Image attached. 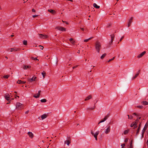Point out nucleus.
Listing matches in <instances>:
<instances>
[{"instance_id":"nucleus-53","label":"nucleus","mask_w":148,"mask_h":148,"mask_svg":"<svg viewBox=\"0 0 148 148\" xmlns=\"http://www.w3.org/2000/svg\"><path fill=\"white\" fill-rule=\"evenodd\" d=\"M28 112H29V111H27L26 112H25V113L26 114H27L28 113Z\"/></svg>"},{"instance_id":"nucleus-58","label":"nucleus","mask_w":148,"mask_h":148,"mask_svg":"<svg viewBox=\"0 0 148 148\" xmlns=\"http://www.w3.org/2000/svg\"><path fill=\"white\" fill-rule=\"evenodd\" d=\"M133 114L135 115H137V114L136 113H133Z\"/></svg>"},{"instance_id":"nucleus-41","label":"nucleus","mask_w":148,"mask_h":148,"mask_svg":"<svg viewBox=\"0 0 148 148\" xmlns=\"http://www.w3.org/2000/svg\"><path fill=\"white\" fill-rule=\"evenodd\" d=\"M29 68V66H25L23 68L25 69H27V68Z\"/></svg>"},{"instance_id":"nucleus-60","label":"nucleus","mask_w":148,"mask_h":148,"mask_svg":"<svg viewBox=\"0 0 148 148\" xmlns=\"http://www.w3.org/2000/svg\"><path fill=\"white\" fill-rule=\"evenodd\" d=\"M127 116H128V119H129L130 118V116H129V115H128V114L127 115Z\"/></svg>"},{"instance_id":"nucleus-15","label":"nucleus","mask_w":148,"mask_h":148,"mask_svg":"<svg viewBox=\"0 0 148 148\" xmlns=\"http://www.w3.org/2000/svg\"><path fill=\"white\" fill-rule=\"evenodd\" d=\"M146 125H145V126L144 127L142 131V137L143 136V135L145 133V131L146 130L147 128V126L146 127H145Z\"/></svg>"},{"instance_id":"nucleus-42","label":"nucleus","mask_w":148,"mask_h":148,"mask_svg":"<svg viewBox=\"0 0 148 148\" xmlns=\"http://www.w3.org/2000/svg\"><path fill=\"white\" fill-rule=\"evenodd\" d=\"M115 58V57H113L111 59H110L108 61V62H110V61H112V60H113Z\"/></svg>"},{"instance_id":"nucleus-62","label":"nucleus","mask_w":148,"mask_h":148,"mask_svg":"<svg viewBox=\"0 0 148 148\" xmlns=\"http://www.w3.org/2000/svg\"><path fill=\"white\" fill-rule=\"evenodd\" d=\"M141 117H139L137 119H139H139H140Z\"/></svg>"},{"instance_id":"nucleus-7","label":"nucleus","mask_w":148,"mask_h":148,"mask_svg":"<svg viewBox=\"0 0 148 148\" xmlns=\"http://www.w3.org/2000/svg\"><path fill=\"white\" fill-rule=\"evenodd\" d=\"M36 78V77L33 76L32 78H28V80L29 82H32V81H35V80Z\"/></svg>"},{"instance_id":"nucleus-48","label":"nucleus","mask_w":148,"mask_h":148,"mask_svg":"<svg viewBox=\"0 0 148 148\" xmlns=\"http://www.w3.org/2000/svg\"><path fill=\"white\" fill-rule=\"evenodd\" d=\"M41 92V91L40 90L38 91V95H40V93Z\"/></svg>"},{"instance_id":"nucleus-21","label":"nucleus","mask_w":148,"mask_h":148,"mask_svg":"<svg viewBox=\"0 0 148 148\" xmlns=\"http://www.w3.org/2000/svg\"><path fill=\"white\" fill-rule=\"evenodd\" d=\"M139 71H139L138 72V73L137 74H136L134 77H133L132 79H135L138 77V75L139 74Z\"/></svg>"},{"instance_id":"nucleus-9","label":"nucleus","mask_w":148,"mask_h":148,"mask_svg":"<svg viewBox=\"0 0 148 148\" xmlns=\"http://www.w3.org/2000/svg\"><path fill=\"white\" fill-rule=\"evenodd\" d=\"M10 49L11 50L10 51L11 52H12V51H18L20 50V49L16 48H12Z\"/></svg>"},{"instance_id":"nucleus-19","label":"nucleus","mask_w":148,"mask_h":148,"mask_svg":"<svg viewBox=\"0 0 148 148\" xmlns=\"http://www.w3.org/2000/svg\"><path fill=\"white\" fill-rule=\"evenodd\" d=\"M93 6L95 8L97 9H98L100 8V6L98 5L95 3H94L93 4Z\"/></svg>"},{"instance_id":"nucleus-5","label":"nucleus","mask_w":148,"mask_h":148,"mask_svg":"<svg viewBox=\"0 0 148 148\" xmlns=\"http://www.w3.org/2000/svg\"><path fill=\"white\" fill-rule=\"evenodd\" d=\"M110 130V126H108L107 128L105 130V133L106 134H107L109 133Z\"/></svg>"},{"instance_id":"nucleus-33","label":"nucleus","mask_w":148,"mask_h":148,"mask_svg":"<svg viewBox=\"0 0 148 148\" xmlns=\"http://www.w3.org/2000/svg\"><path fill=\"white\" fill-rule=\"evenodd\" d=\"M10 76V75H4L3 76V77L7 79Z\"/></svg>"},{"instance_id":"nucleus-8","label":"nucleus","mask_w":148,"mask_h":148,"mask_svg":"<svg viewBox=\"0 0 148 148\" xmlns=\"http://www.w3.org/2000/svg\"><path fill=\"white\" fill-rule=\"evenodd\" d=\"M146 51H144L142 53H141L139 55H138L137 57L138 58H140L142 57L146 53Z\"/></svg>"},{"instance_id":"nucleus-63","label":"nucleus","mask_w":148,"mask_h":148,"mask_svg":"<svg viewBox=\"0 0 148 148\" xmlns=\"http://www.w3.org/2000/svg\"><path fill=\"white\" fill-rule=\"evenodd\" d=\"M5 58L7 59H8V57L7 56H5Z\"/></svg>"},{"instance_id":"nucleus-64","label":"nucleus","mask_w":148,"mask_h":148,"mask_svg":"<svg viewBox=\"0 0 148 148\" xmlns=\"http://www.w3.org/2000/svg\"><path fill=\"white\" fill-rule=\"evenodd\" d=\"M16 96L17 97H18L19 98V96Z\"/></svg>"},{"instance_id":"nucleus-24","label":"nucleus","mask_w":148,"mask_h":148,"mask_svg":"<svg viewBox=\"0 0 148 148\" xmlns=\"http://www.w3.org/2000/svg\"><path fill=\"white\" fill-rule=\"evenodd\" d=\"M69 40L73 44L74 43L75 41L72 38H71Z\"/></svg>"},{"instance_id":"nucleus-17","label":"nucleus","mask_w":148,"mask_h":148,"mask_svg":"<svg viewBox=\"0 0 148 148\" xmlns=\"http://www.w3.org/2000/svg\"><path fill=\"white\" fill-rule=\"evenodd\" d=\"M37 36L38 37H42V36H45V37H47V36L46 35L40 34H38Z\"/></svg>"},{"instance_id":"nucleus-2","label":"nucleus","mask_w":148,"mask_h":148,"mask_svg":"<svg viewBox=\"0 0 148 148\" xmlns=\"http://www.w3.org/2000/svg\"><path fill=\"white\" fill-rule=\"evenodd\" d=\"M55 29L62 32H65L66 31V29L61 26H58L56 27Z\"/></svg>"},{"instance_id":"nucleus-61","label":"nucleus","mask_w":148,"mask_h":148,"mask_svg":"<svg viewBox=\"0 0 148 148\" xmlns=\"http://www.w3.org/2000/svg\"><path fill=\"white\" fill-rule=\"evenodd\" d=\"M77 53H80V51H79V50L78 51V52H77Z\"/></svg>"},{"instance_id":"nucleus-14","label":"nucleus","mask_w":148,"mask_h":148,"mask_svg":"<svg viewBox=\"0 0 148 148\" xmlns=\"http://www.w3.org/2000/svg\"><path fill=\"white\" fill-rule=\"evenodd\" d=\"M48 11L49 12H50L53 14H55L56 13V11L54 10H48Z\"/></svg>"},{"instance_id":"nucleus-37","label":"nucleus","mask_w":148,"mask_h":148,"mask_svg":"<svg viewBox=\"0 0 148 148\" xmlns=\"http://www.w3.org/2000/svg\"><path fill=\"white\" fill-rule=\"evenodd\" d=\"M31 59L33 60H38L37 59V58H34V57H31Z\"/></svg>"},{"instance_id":"nucleus-23","label":"nucleus","mask_w":148,"mask_h":148,"mask_svg":"<svg viewBox=\"0 0 148 148\" xmlns=\"http://www.w3.org/2000/svg\"><path fill=\"white\" fill-rule=\"evenodd\" d=\"M40 95H38V93H37V94L34 95V97L36 98H38L39 97Z\"/></svg>"},{"instance_id":"nucleus-40","label":"nucleus","mask_w":148,"mask_h":148,"mask_svg":"<svg viewBox=\"0 0 148 148\" xmlns=\"http://www.w3.org/2000/svg\"><path fill=\"white\" fill-rule=\"evenodd\" d=\"M114 38H112V37L111 38V42H109V43L110 44H111L112 42V41L114 39Z\"/></svg>"},{"instance_id":"nucleus-31","label":"nucleus","mask_w":148,"mask_h":148,"mask_svg":"<svg viewBox=\"0 0 148 148\" xmlns=\"http://www.w3.org/2000/svg\"><path fill=\"white\" fill-rule=\"evenodd\" d=\"M106 121V120L104 118V119L101 120L98 123V124H99L100 123H102L104 122V121Z\"/></svg>"},{"instance_id":"nucleus-47","label":"nucleus","mask_w":148,"mask_h":148,"mask_svg":"<svg viewBox=\"0 0 148 148\" xmlns=\"http://www.w3.org/2000/svg\"><path fill=\"white\" fill-rule=\"evenodd\" d=\"M78 66V65H76L75 66H73V69L77 68V66Z\"/></svg>"},{"instance_id":"nucleus-52","label":"nucleus","mask_w":148,"mask_h":148,"mask_svg":"<svg viewBox=\"0 0 148 148\" xmlns=\"http://www.w3.org/2000/svg\"><path fill=\"white\" fill-rule=\"evenodd\" d=\"M91 134L92 135H93L94 134V133H93L92 131H91Z\"/></svg>"},{"instance_id":"nucleus-10","label":"nucleus","mask_w":148,"mask_h":148,"mask_svg":"<svg viewBox=\"0 0 148 148\" xmlns=\"http://www.w3.org/2000/svg\"><path fill=\"white\" fill-rule=\"evenodd\" d=\"M5 98L8 101L10 100V95L8 94H5Z\"/></svg>"},{"instance_id":"nucleus-44","label":"nucleus","mask_w":148,"mask_h":148,"mask_svg":"<svg viewBox=\"0 0 148 148\" xmlns=\"http://www.w3.org/2000/svg\"><path fill=\"white\" fill-rule=\"evenodd\" d=\"M139 119H137L136 120V121L134 123H137V124L138 122L139 121Z\"/></svg>"},{"instance_id":"nucleus-32","label":"nucleus","mask_w":148,"mask_h":148,"mask_svg":"<svg viewBox=\"0 0 148 148\" xmlns=\"http://www.w3.org/2000/svg\"><path fill=\"white\" fill-rule=\"evenodd\" d=\"M140 130V128H139V127H138V128L137 130L136 133V135H138V134L139 133V132Z\"/></svg>"},{"instance_id":"nucleus-36","label":"nucleus","mask_w":148,"mask_h":148,"mask_svg":"<svg viewBox=\"0 0 148 148\" xmlns=\"http://www.w3.org/2000/svg\"><path fill=\"white\" fill-rule=\"evenodd\" d=\"M109 115L108 114H107L106 116L104 119L106 120L109 117Z\"/></svg>"},{"instance_id":"nucleus-1","label":"nucleus","mask_w":148,"mask_h":148,"mask_svg":"<svg viewBox=\"0 0 148 148\" xmlns=\"http://www.w3.org/2000/svg\"><path fill=\"white\" fill-rule=\"evenodd\" d=\"M95 49L98 53L100 52V49L101 48V45L100 43L98 41H97L95 44Z\"/></svg>"},{"instance_id":"nucleus-56","label":"nucleus","mask_w":148,"mask_h":148,"mask_svg":"<svg viewBox=\"0 0 148 148\" xmlns=\"http://www.w3.org/2000/svg\"><path fill=\"white\" fill-rule=\"evenodd\" d=\"M123 38H121L120 40V41H121L122 40Z\"/></svg>"},{"instance_id":"nucleus-39","label":"nucleus","mask_w":148,"mask_h":148,"mask_svg":"<svg viewBox=\"0 0 148 148\" xmlns=\"http://www.w3.org/2000/svg\"><path fill=\"white\" fill-rule=\"evenodd\" d=\"M136 107L139 108H143V106H137Z\"/></svg>"},{"instance_id":"nucleus-3","label":"nucleus","mask_w":148,"mask_h":148,"mask_svg":"<svg viewBox=\"0 0 148 148\" xmlns=\"http://www.w3.org/2000/svg\"><path fill=\"white\" fill-rule=\"evenodd\" d=\"M23 105L22 104L20 103H17L16 104V109L17 110H19L22 108Z\"/></svg>"},{"instance_id":"nucleus-57","label":"nucleus","mask_w":148,"mask_h":148,"mask_svg":"<svg viewBox=\"0 0 148 148\" xmlns=\"http://www.w3.org/2000/svg\"><path fill=\"white\" fill-rule=\"evenodd\" d=\"M14 36V35L13 34H12L10 35V36H11V37H12L13 36Z\"/></svg>"},{"instance_id":"nucleus-55","label":"nucleus","mask_w":148,"mask_h":148,"mask_svg":"<svg viewBox=\"0 0 148 148\" xmlns=\"http://www.w3.org/2000/svg\"><path fill=\"white\" fill-rule=\"evenodd\" d=\"M32 11L33 12H35V10L34 9H32Z\"/></svg>"},{"instance_id":"nucleus-27","label":"nucleus","mask_w":148,"mask_h":148,"mask_svg":"<svg viewBox=\"0 0 148 148\" xmlns=\"http://www.w3.org/2000/svg\"><path fill=\"white\" fill-rule=\"evenodd\" d=\"M23 44L25 45H27V41L26 40H24L23 41Z\"/></svg>"},{"instance_id":"nucleus-6","label":"nucleus","mask_w":148,"mask_h":148,"mask_svg":"<svg viewBox=\"0 0 148 148\" xmlns=\"http://www.w3.org/2000/svg\"><path fill=\"white\" fill-rule=\"evenodd\" d=\"M133 19L132 17H131L130 19H129L128 21V22L127 23V27H130V25L132 22V20Z\"/></svg>"},{"instance_id":"nucleus-59","label":"nucleus","mask_w":148,"mask_h":148,"mask_svg":"<svg viewBox=\"0 0 148 148\" xmlns=\"http://www.w3.org/2000/svg\"><path fill=\"white\" fill-rule=\"evenodd\" d=\"M140 123L138 127H139V128H140Z\"/></svg>"},{"instance_id":"nucleus-51","label":"nucleus","mask_w":148,"mask_h":148,"mask_svg":"<svg viewBox=\"0 0 148 148\" xmlns=\"http://www.w3.org/2000/svg\"><path fill=\"white\" fill-rule=\"evenodd\" d=\"M38 16V15H33V16H33V18H35V17H36V16Z\"/></svg>"},{"instance_id":"nucleus-13","label":"nucleus","mask_w":148,"mask_h":148,"mask_svg":"<svg viewBox=\"0 0 148 148\" xmlns=\"http://www.w3.org/2000/svg\"><path fill=\"white\" fill-rule=\"evenodd\" d=\"M70 140H71L70 138V137H69L68 140H67L66 141H65V142H64L65 144L66 142V143L67 145L69 146L70 143Z\"/></svg>"},{"instance_id":"nucleus-38","label":"nucleus","mask_w":148,"mask_h":148,"mask_svg":"<svg viewBox=\"0 0 148 148\" xmlns=\"http://www.w3.org/2000/svg\"><path fill=\"white\" fill-rule=\"evenodd\" d=\"M39 47L41 49H43V48H44V47L43 46H42V45H39Z\"/></svg>"},{"instance_id":"nucleus-54","label":"nucleus","mask_w":148,"mask_h":148,"mask_svg":"<svg viewBox=\"0 0 148 148\" xmlns=\"http://www.w3.org/2000/svg\"><path fill=\"white\" fill-rule=\"evenodd\" d=\"M147 147H148V140L147 141Z\"/></svg>"},{"instance_id":"nucleus-50","label":"nucleus","mask_w":148,"mask_h":148,"mask_svg":"<svg viewBox=\"0 0 148 148\" xmlns=\"http://www.w3.org/2000/svg\"><path fill=\"white\" fill-rule=\"evenodd\" d=\"M127 141H128V139H127V138H126V139H125V142H127Z\"/></svg>"},{"instance_id":"nucleus-43","label":"nucleus","mask_w":148,"mask_h":148,"mask_svg":"<svg viewBox=\"0 0 148 148\" xmlns=\"http://www.w3.org/2000/svg\"><path fill=\"white\" fill-rule=\"evenodd\" d=\"M134 127L136 128L137 127V123H134Z\"/></svg>"},{"instance_id":"nucleus-18","label":"nucleus","mask_w":148,"mask_h":148,"mask_svg":"<svg viewBox=\"0 0 148 148\" xmlns=\"http://www.w3.org/2000/svg\"><path fill=\"white\" fill-rule=\"evenodd\" d=\"M141 103L144 105H148V102L146 101H143Z\"/></svg>"},{"instance_id":"nucleus-20","label":"nucleus","mask_w":148,"mask_h":148,"mask_svg":"<svg viewBox=\"0 0 148 148\" xmlns=\"http://www.w3.org/2000/svg\"><path fill=\"white\" fill-rule=\"evenodd\" d=\"M91 98H92L91 95H90L86 98L85 99V101L88 100H89V99H91Z\"/></svg>"},{"instance_id":"nucleus-46","label":"nucleus","mask_w":148,"mask_h":148,"mask_svg":"<svg viewBox=\"0 0 148 148\" xmlns=\"http://www.w3.org/2000/svg\"><path fill=\"white\" fill-rule=\"evenodd\" d=\"M125 143H123V144H122L121 145V146L122 147H124L125 146Z\"/></svg>"},{"instance_id":"nucleus-22","label":"nucleus","mask_w":148,"mask_h":148,"mask_svg":"<svg viewBox=\"0 0 148 148\" xmlns=\"http://www.w3.org/2000/svg\"><path fill=\"white\" fill-rule=\"evenodd\" d=\"M106 55V53H104L103 54L101 57V59H103Z\"/></svg>"},{"instance_id":"nucleus-30","label":"nucleus","mask_w":148,"mask_h":148,"mask_svg":"<svg viewBox=\"0 0 148 148\" xmlns=\"http://www.w3.org/2000/svg\"><path fill=\"white\" fill-rule=\"evenodd\" d=\"M106 121V120L104 118V119L101 120L98 123V124H99L100 123H102L104 122V121Z\"/></svg>"},{"instance_id":"nucleus-29","label":"nucleus","mask_w":148,"mask_h":148,"mask_svg":"<svg viewBox=\"0 0 148 148\" xmlns=\"http://www.w3.org/2000/svg\"><path fill=\"white\" fill-rule=\"evenodd\" d=\"M92 38H88V39L84 40V42H87L88 40L91 39Z\"/></svg>"},{"instance_id":"nucleus-26","label":"nucleus","mask_w":148,"mask_h":148,"mask_svg":"<svg viewBox=\"0 0 148 148\" xmlns=\"http://www.w3.org/2000/svg\"><path fill=\"white\" fill-rule=\"evenodd\" d=\"M40 101L41 102H45L47 101V100L46 99H42L40 100Z\"/></svg>"},{"instance_id":"nucleus-11","label":"nucleus","mask_w":148,"mask_h":148,"mask_svg":"<svg viewBox=\"0 0 148 148\" xmlns=\"http://www.w3.org/2000/svg\"><path fill=\"white\" fill-rule=\"evenodd\" d=\"M29 135V136L31 138H32L34 137V135L32 132H28L27 133Z\"/></svg>"},{"instance_id":"nucleus-49","label":"nucleus","mask_w":148,"mask_h":148,"mask_svg":"<svg viewBox=\"0 0 148 148\" xmlns=\"http://www.w3.org/2000/svg\"><path fill=\"white\" fill-rule=\"evenodd\" d=\"M62 22H64V23H65L67 24H68V23L67 22H66L65 21H62Z\"/></svg>"},{"instance_id":"nucleus-4","label":"nucleus","mask_w":148,"mask_h":148,"mask_svg":"<svg viewBox=\"0 0 148 148\" xmlns=\"http://www.w3.org/2000/svg\"><path fill=\"white\" fill-rule=\"evenodd\" d=\"M99 131H97L95 133V134H94V135H93L94 136V137L95 138V140H97V136L99 134Z\"/></svg>"},{"instance_id":"nucleus-28","label":"nucleus","mask_w":148,"mask_h":148,"mask_svg":"<svg viewBox=\"0 0 148 148\" xmlns=\"http://www.w3.org/2000/svg\"><path fill=\"white\" fill-rule=\"evenodd\" d=\"M42 75L43 77V78H45V77L46 75V73L44 71H43V72L42 73Z\"/></svg>"},{"instance_id":"nucleus-16","label":"nucleus","mask_w":148,"mask_h":148,"mask_svg":"<svg viewBox=\"0 0 148 148\" xmlns=\"http://www.w3.org/2000/svg\"><path fill=\"white\" fill-rule=\"evenodd\" d=\"M41 117L42 119H43L47 117V114H44L43 115H42L41 116Z\"/></svg>"},{"instance_id":"nucleus-45","label":"nucleus","mask_w":148,"mask_h":148,"mask_svg":"<svg viewBox=\"0 0 148 148\" xmlns=\"http://www.w3.org/2000/svg\"><path fill=\"white\" fill-rule=\"evenodd\" d=\"M134 123H132L131 125H130V126L131 127H133V126H134Z\"/></svg>"},{"instance_id":"nucleus-34","label":"nucleus","mask_w":148,"mask_h":148,"mask_svg":"<svg viewBox=\"0 0 148 148\" xmlns=\"http://www.w3.org/2000/svg\"><path fill=\"white\" fill-rule=\"evenodd\" d=\"M129 130H125L124 132V134H127L128 132H129Z\"/></svg>"},{"instance_id":"nucleus-12","label":"nucleus","mask_w":148,"mask_h":148,"mask_svg":"<svg viewBox=\"0 0 148 148\" xmlns=\"http://www.w3.org/2000/svg\"><path fill=\"white\" fill-rule=\"evenodd\" d=\"M26 83V82L25 81H21V80H18V81L17 82V83H18V84H25Z\"/></svg>"},{"instance_id":"nucleus-35","label":"nucleus","mask_w":148,"mask_h":148,"mask_svg":"<svg viewBox=\"0 0 148 148\" xmlns=\"http://www.w3.org/2000/svg\"><path fill=\"white\" fill-rule=\"evenodd\" d=\"M129 147L132 148H133V146H132V140L131 141V142H130Z\"/></svg>"},{"instance_id":"nucleus-25","label":"nucleus","mask_w":148,"mask_h":148,"mask_svg":"<svg viewBox=\"0 0 148 148\" xmlns=\"http://www.w3.org/2000/svg\"><path fill=\"white\" fill-rule=\"evenodd\" d=\"M95 108V106L93 107H92V108H86V110H93V109H94Z\"/></svg>"}]
</instances>
